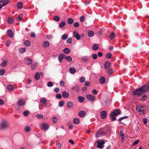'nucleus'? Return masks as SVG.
Here are the masks:
<instances>
[{
  "mask_svg": "<svg viewBox=\"0 0 149 149\" xmlns=\"http://www.w3.org/2000/svg\"><path fill=\"white\" fill-rule=\"evenodd\" d=\"M148 91V88L146 86L141 87L137 89L133 92L134 95L140 96Z\"/></svg>",
  "mask_w": 149,
  "mask_h": 149,
  "instance_id": "obj_1",
  "label": "nucleus"
},
{
  "mask_svg": "<svg viewBox=\"0 0 149 149\" xmlns=\"http://www.w3.org/2000/svg\"><path fill=\"white\" fill-rule=\"evenodd\" d=\"M120 111L118 109H117L114 111L112 112L110 115V117L113 121H114L116 120V116L118 114H120Z\"/></svg>",
  "mask_w": 149,
  "mask_h": 149,
  "instance_id": "obj_2",
  "label": "nucleus"
},
{
  "mask_svg": "<svg viewBox=\"0 0 149 149\" xmlns=\"http://www.w3.org/2000/svg\"><path fill=\"white\" fill-rule=\"evenodd\" d=\"M136 109L137 112H140L142 114L144 113V106L142 105L137 106L136 107Z\"/></svg>",
  "mask_w": 149,
  "mask_h": 149,
  "instance_id": "obj_3",
  "label": "nucleus"
},
{
  "mask_svg": "<svg viewBox=\"0 0 149 149\" xmlns=\"http://www.w3.org/2000/svg\"><path fill=\"white\" fill-rule=\"evenodd\" d=\"M9 124L6 121L4 120L2 121L1 124V127L2 129H5L9 127Z\"/></svg>",
  "mask_w": 149,
  "mask_h": 149,
  "instance_id": "obj_4",
  "label": "nucleus"
},
{
  "mask_svg": "<svg viewBox=\"0 0 149 149\" xmlns=\"http://www.w3.org/2000/svg\"><path fill=\"white\" fill-rule=\"evenodd\" d=\"M104 143V141L103 140H99L98 141V145L97 146V148H102L104 146L103 145Z\"/></svg>",
  "mask_w": 149,
  "mask_h": 149,
  "instance_id": "obj_5",
  "label": "nucleus"
},
{
  "mask_svg": "<svg viewBox=\"0 0 149 149\" xmlns=\"http://www.w3.org/2000/svg\"><path fill=\"white\" fill-rule=\"evenodd\" d=\"M41 105L44 107L47 104V101L45 98L42 97L41 98L40 100Z\"/></svg>",
  "mask_w": 149,
  "mask_h": 149,
  "instance_id": "obj_6",
  "label": "nucleus"
},
{
  "mask_svg": "<svg viewBox=\"0 0 149 149\" xmlns=\"http://www.w3.org/2000/svg\"><path fill=\"white\" fill-rule=\"evenodd\" d=\"M49 126L48 124L44 123L42 125L41 128L42 130H46L49 129Z\"/></svg>",
  "mask_w": 149,
  "mask_h": 149,
  "instance_id": "obj_7",
  "label": "nucleus"
},
{
  "mask_svg": "<svg viewBox=\"0 0 149 149\" xmlns=\"http://www.w3.org/2000/svg\"><path fill=\"white\" fill-rule=\"evenodd\" d=\"M86 97L88 99L91 101H93L95 100V96L91 94L87 95Z\"/></svg>",
  "mask_w": 149,
  "mask_h": 149,
  "instance_id": "obj_8",
  "label": "nucleus"
},
{
  "mask_svg": "<svg viewBox=\"0 0 149 149\" xmlns=\"http://www.w3.org/2000/svg\"><path fill=\"white\" fill-rule=\"evenodd\" d=\"M73 36L75 37L77 40H80V36L78 33L76 31H74L73 32Z\"/></svg>",
  "mask_w": 149,
  "mask_h": 149,
  "instance_id": "obj_9",
  "label": "nucleus"
},
{
  "mask_svg": "<svg viewBox=\"0 0 149 149\" xmlns=\"http://www.w3.org/2000/svg\"><path fill=\"white\" fill-rule=\"evenodd\" d=\"M101 118L102 119H104L107 117V113L106 111L104 110L102 111L101 112Z\"/></svg>",
  "mask_w": 149,
  "mask_h": 149,
  "instance_id": "obj_10",
  "label": "nucleus"
},
{
  "mask_svg": "<svg viewBox=\"0 0 149 149\" xmlns=\"http://www.w3.org/2000/svg\"><path fill=\"white\" fill-rule=\"evenodd\" d=\"M8 2V0H2L0 1V5L3 7Z\"/></svg>",
  "mask_w": 149,
  "mask_h": 149,
  "instance_id": "obj_11",
  "label": "nucleus"
},
{
  "mask_svg": "<svg viewBox=\"0 0 149 149\" xmlns=\"http://www.w3.org/2000/svg\"><path fill=\"white\" fill-rule=\"evenodd\" d=\"M71 88L72 90H75L77 92L79 91V86L77 84H76L74 86L72 87Z\"/></svg>",
  "mask_w": 149,
  "mask_h": 149,
  "instance_id": "obj_12",
  "label": "nucleus"
},
{
  "mask_svg": "<svg viewBox=\"0 0 149 149\" xmlns=\"http://www.w3.org/2000/svg\"><path fill=\"white\" fill-rule=\"evenodd\" d=\"M105 132H104L97 131L95 134V136L96 137H100L102 135H104Z\"/></svg>",
  "mask_w": 149,
  "mask_h": 149,
  "instance_id": "obj_13",
  "label": "nucleus"
},
{
  "mask_svg": "<svg viewBox=\"0 0 149 149\" xmlns=\"http://www.w3.org/2000/svg\"><path fill=\"white\" fill-rule=\"evenodd\" d=\"M66 105L67 107L69 108H72L73 107V104L72 102H68Z\"/></svg>",
  "mask_w": 149,
  "mask_h": 149,
  "instance_id": "obj_14",
  "label": "nucleus"
},
{
  "mask_svg": "<svg viewBox=\"0 0 149 149\" xmlns=\"http://www.w3.org/2000/svg\"><path fill=\"white\" fill-rule=\"evenodd\" d=\"M23 3L22 2H18L17 5V8L19 9L20 10L23 8Z\"/></svg>",
  "mask_w": 149,
  "mask_h": 149,
  "instance_id": "obj_15",
  "label": "nucleus"
},
{
  "mask_svg": "<svg viewBox=\"0 0 149 149\" xmlns=\"http://www.w3.org/2000/svg\"><path fill=\"white\" fill-rule=\"evenodd\" d=\"M86 114V113L85 112L83 111H79L78 113V115L80 117H84Z\"/></svg>",
  "mask_w": 149,
  "mask_h": 149,
  "instance_id": "obj_16",
  "label": "nucleus"
},
{
  "mask_svg": "<svg viewBox=\"0 0 149 149\" xmlns=\"http://www.w3.org/2000/svg\"><path fill=\"white\" fill-rule=\"evenodd\" d=\"M62 95L63 97L65 98H67L69 97V94L67 92L63 91L62 92Z\"/></svg>",
  "mask_w": 149,
  "mask_h": 149,
  "instance_id": "obj_17",
  "label": "nucleus"
},
{
  "mask_svg": "<svg viewBox=\"0 0 149 149\" xmlns=\"http://www.w3.org/2000/svg\"><path fill=\"white\" fill-rule=\"evenodd\" d=\"M18 103L19 106H22L25 104V102L23 100H20L18 101Z\"/></svg>",
  "mask_w": 149,
  "mask_h": 149,
  "instance_id": "obj_18",
  "label": "nucleus"
},
{
  "mask_svg": "<svg viewBox=\"0 0 149 149\" xmlns=\"http://www.w3.org/2000/svg\"><path fill=\"white\" fill-rule=\"evenodd\" d=\"M49 45V43L48 41H46L44 42L43 43L42 46L44 47H48Z\"/></svg>",
  "mask_w": 149,
  "mask_h": 149,
  "instance_id": "obj_19",
  "label": "nucleus"
},
{
  "mask_svg": "<svg viewBox=\"0 0 149 149\" xmlns=\"http://www.w3.org/2000/svg\"><path fill=\"white\" fill-rule=\"evenodd\" d=\"M64 56L65 55L63 54H61L59 56L58 61L59 62H61L62 61Z\"/></svg>",
  "mask_w": 149,
  "mask_h": 149,
  "instance_id": "obj_20",
  "label": "nucleus"
},
{
  "mask_svg": "<svg viewBox=\"0 0 149 149\" xmlns=\"http://www.w3.org/2000/svg\"><path fill=\"white\" fill-rule=\"evenodd\" d=\"M7 34L8 36L10 37H12L13 36V34L12 31L10 30H8L7 32Z\"/></svg>",
  "mask_w": 149,
  "mask_h": 149,
  "instance_id": "obj_21",
  "label": "nucleus"
},
{
  "mask_svg": "<svg viewBox=\"0 0 149 149\" xmlns=\"http://www.w3.org/2000/svg\"><path fill=\"white\" fill-rule=\"evenodd\" d=\"M99 46L96 44H94L92 47V49L94 50H96L99 48Z\"/></svg>",
  "mask_w": 149,
  "mask_h": 149,
  "instance_id": "obj_22",
  "label": "nucleus"
},
{
  "mask_svg": "<svg viewBox=\"0 0 149 149\" xmlns=\"http://www.w3.org/2000/svg\"><path fill=\"white\" fill-rule=\"evenodd\" d=\"M100 82L101 84H104L105 82V77L103 76L101 77L100 79Z\"/></svg>",
  "mask_w": 149,
  "mask_h": 149,
  "instance_id": "obj_23",
  "label": "nucleus"
},
{
  "mask_svg": "<svg viewBox=\"0 0 149 149\" xmlns=\"http://www.w3.org/2000/svg\"><path fill=\"white\" fill-rule=\"evenodd\" d=\"M111 65V63L108 61H107L104 65V68L105 69L109 68Z\"/></svg>",
  "mask_w": 149,
  "mask_h": 149,
  "instance_id": "obj_24",
  "label": "nucleus"
},
{
  "mask_svg": "<svg viewBox=\"0 0 149 149\" xmlns=\"http://www.w3.org/2000/svg\"><path fill=\"white\" fill-rule=\"evenodd\" d=\"M69 71L71 73L73 74L76 72V70L74 68L71 67L70 68Z\"/></svg>",
  "mask_w": 149,
  "mask_h": 149,
  "instance_id": "obj_25",
  "label": "nucleus"
},
{
  "mask_svg": "<svg viewBox=\"0 0 149 149\" xmlns=\"http://www.w3.org/2000/svg\"><path fill=\"white\" fill-rule=\"evenodd\" d=\"M78 99L81 103L83 102L85 100V98L84 97L80 96H79L78 97Z\"/></svg>",
  "mask_w": 149,
  "mask_h": 149,
  "instance_id": "obj_26",
  "label": "nucleus"
},
{
  "mask_svg": "<svg viewBox=\"0 0 149 149\" xmlns=\"http://www.w3.org/2000/svg\"><path fill=\"white\" fill-rule=\"evenodd\" d=\"M73 122L75 124L78 125L80 123V120L78 118H75L74 119Z\"/></svg>",
  "mask_w": 149,
  "mask_h": 149,
  "instance_id": "obj_27",
  "label": "nucleus"
},
{
  "mask_svg": "<svg viewBox=\"0 0 149 149\" xmlns=\"http://www.w3.org/2000/svg\"><path fill=\"white\" fill-rule=\"evenodd\" d=\"M40 78V75L38 72H36V73L35 76V79L36 80L39 79Z\"/></svg>",
  "mask_w": 149,
  "mask_h": 149,
  "instance_id": "obj_28",
  "label": "nucleus"
},
{
  "mask_svg": "<svg viewBox=\"0 0 149 149\" xmlns=\"http://www.w3.org/2000/svg\"><path fill=\"white\" fill-rule=\"evenodd\" d=\"M65 25V22L64 21H63L61 22L59 25V27L60 28H63Z\"/></svg>",
  "mask_w": 149,
  "mask_h": 149,
  "instance_id": "obj_29",
  "label": "nucleus"
},
{
  "mask_svg": "<svg viewBox=\"0 0 149 149\" xmlns=\"http://www.w3.org/2000/svg\"><path fill=\"white\" fill-rule=\"evenodd\" d=\"M8 61L6 60H5L3 61V62L1 64V66L2 67H3L6 66L7 65V62Z\"/></svg>",
  "mask_w": 149,
  "mask_h": 149,
  "instance_id": "obj_30",
  "label": "nucleus"
},
{
  "mask_svg": "<svg viewBox=\"0 0 149 149\" xmlns=\"http://www.w3.org/2000/svg\"><path fill=\"white\" fill-rule=\"evenodd\" d=\"M68 23L69 24H72L74 22L73 19L71 18H68L67 20Z\"/></svg>",
  "mask_w": 149,
  "mask_h": 149,
  "instance_id": "obj_31",
  "label": "nucleus"
},
{
  "mask_svg": "<svg viewBox=\"0 0 149 149\" xmlns=\"http://www.w3.org/2000/svg\"><path fill=\"white\" fill-rule=\"evenodd\" d=\"M94 35V33L93 31H89L88 33V35L90 37H93Z\"/></svg>",
  "mask_w": 149,
  "mask_h": 149,
  "instance_id": "obj_32",
  "label": "nucleus"
},
{
  "mask_svg": "<svg viewBox=\"0 0 149 149\" xmlns=\"http://www.w3.org/2000/svg\"><path fill=\"white\" fill-rule=\"evenodd\" d=\"M63 51L66 54H68L70 52V50L68 48H65L63 49Z\"/></svg>",
  "mask_w": 149,
  "mask_h": 149,
  "instance_id": "obj_33",
  "label": "nucleus"
},
{
  "mask_svg": "<svg viewBox=\"0 0 149 149\" xmlns=\"http://www.w3.org/2000/svg\"><path fill=\"white\" fill-rule=\"evenodd\" d=\"M7 89L10 91H13V86L11 85H9L8 86Z\"/></svg>",
  "mask_w": 149,
  "mask_h": 149,
  "instance_id": "obj_34",
  "label": "nucleus"
},
{
  "mask_svg": "<svg viewBox=\"0 0 149 149\" xmlns=\"http://www.w3.org/2000/svg\"><path fill=\"white\" fill-rule=\"evenodd\" d=\"M120 136H121V138L122 139L124 140L125 139V135L123 132L121 131H120Z\"/></svg>",
  "mask_w": 149,
  "mask_h": 149,
  "instance_id": "obj_35",
  "label": "nucleus"
},
{
  "mask_svg": "<svg viewBox=\"0 0 149 149\" xmlns=\"http://www.w3.org/2000/svg\"><path fill=\"white\" fill-rule=\"evenodd\" d=\"M27 64L28 65L31 64L32 62L33 61L32 59L29 58H27Z\"/></svg>",
  "mask_w": 149,
  "mask_h": 149,
  "instance_id": "obj_36",
  "label": "nucleus"
},
{
  "mask_svg": "<svg viewBox=\"0 0 149 149\" xmlns=\"http://www.w3.org/2000/svg\"><path fill=\"white\" fill-rule=\"evenodd\" d=\"M24 44L26 46L28 47L30 45L31 42L29 40H27L25 41Z\"/></svg>",
  "mask_w": 149,
  "mask_h": 149,
  "instance_id": "obj_37",
  "label": "nucleus"
},
{
  "mask_svg": "<svg viewBox=\"0 0 149 149\" xmlns=\"http://www.w3.org/2000/svg\"><path fill=\"white\" fill-rule=\"evenodd\" d=\"M65 59L69 62L71 61H72V58L70 56H66L65 57Z\"/></svg>",
  "mask_w": 149,
  "mask_h": 149,
  "instance_id": "obj_38",
  "label": "nucleus"
},
{
  "mask_svg": "<svg viewBox=\"0 0 149 149\" xmlns=\"http://www.w3.org/2000/svg\"><path fill=\"white\" fill-rule=\"evenodd\" d=\"M54 19L56 21L58 22L60 20V17L58 16H55L54 18Z\"/></svg>",
  "mask_w": 149,
  "mask_h": 149,
  "instance_id": "obj_39",
  "label": "nucleus"
},
{
  "mask_svg": "<svg viewBox=\"0 0 149 149\" xmlns=\"http://www.w3.org/2000/svg\"><path fill=\"white\" fill-rule=\"evenodd\" d=\"M14 21L13 19L12 18H8V22L10 24H12Z\"/></svg>",
  "mask_w": 149,
  "mask_h": 149,
  "instance_id": "obj_40",
  "label": "nucleus"
},
{
  "mask_svg": "<svg viewBox=\"0 0 149 149\" xmlns=\"http://www.w3.org/2000/svg\"><path fill=\"white\" fill-rule=\"evenodd\" d=\"M109 37L111 39H113L115 37V35L113 32L110 35Z\"/></svg>",
  "mask_w": 149,
  "mask_h": 149,
  "instance_id": "obj_41",
  "label": "nucleus"
},
{
  "mask_svg": "<svg viewBox=\"0 0 149 149\" xmlns=\"http://www.w3.org/2000/svg\"><path fill=\"white\" fill-rule=\"evenodd\" d=\"M26 49L24 48H22L19 49V52L21 53L24 52L26 51Z\"/></svg>",
  "mask_w": 149,
  "mask_h": 149,
  "instance_id": "obj_42",
  "label": "nucleus"
},
{
  "mask_svg": "<svg viewBox=\"0 0 149 149\" xmlns=\"http://www.w3.org/2000/svg\"><path fill=\"white\" fill-rule=\"evenodd\" d=\"M111 56L112 55L110 53H107L106 55V57L108 59L110 58Z\"/></svg>",
  "mask_w": 149,
  "mask_h": 149,
  "instance_id": "obj_43",
  "label": "nucleus"
},
{
  "mask_svg": "<svg viewBox=\"0 0 149 149\" xmlns=\"http://www.w3.org/2000/svg\"><path fill=\"white\" fill-rule=\"evenodd\" d=\"M72 38H70L68 39L67 41V42L68 43L71 44L72 42Z\"/></svg>",
  "mask_w": 149,
  "mask_h": 149,
  "instance_id": "obj_44",
  "label": "nucleus"
},
{
  "mask_svg": "<svg viewBox=\"0 0 149 149\" xmlns=\"http://www.w3.org/2000/svg\"><path fill=\"white\" fill-rule=\"evenodd\" d=\"M36 117L38 119L42 118L44 117L43 116V115H39L38 114L36 115Z\"/></svg>",
  "mask_w": 149,
  "mask_h": 149,
  "instance_id": "obj_45",
  "label": "nucleus"
},
{
  "mask_svg": "<svg viewBox=\"0 0 149 149\" xmlns=\"http://www.w3.org/2000/svg\"><path fill=\"white\" fill-rule=\"evenodd\" d=\"M22 14H19V15L18 18L17 19V20L18 21H20L21 20V19L22 17Z\"/></svg>",
  "mask_w": 149,
  "mask_h": 149,
  "instance_id": "obj_46",
  "label": "nucleus"
},
{
  "mask_svg": "<svg viewBox=\"0 0 149 149\" xmlns=\"http://www.w3.org/2000/svg\"><path fill=\"white\" fill-rule=\"evenodd\" d=\"M29 112L28 111H25L23 112L24 115L25 116H26L28 115Z\"/></svg>",
  "mask_w": 149,
  "mask_h": 149,
  "instance_id": "obj_47",
  "label": "nucleus"
},
{
  "mask_svg": "<svg viewBox=\"0 0 149 149\" xmlns=\"http://www.w3.org/2000/svg\"><path fill=\"white\" fill-rule=\"evenodd\" d=\"M5 70L3 69H1L0 70V75H3L4 74Z\"/></svg>",
  "mask_w": 149,
  "mask_h": 149,
  "instance_id": "obj_48",
  "label": "nucleus"
},
{
  "mask_svg": "<svg viewBox=\"0 0 149 149\" xmlns=\"http://www.w3.org/2000/svg\"><path fill=\"white\" fill-rule=\"evenodd\" d=\"M85 81V78L84 77H82L80 79V81L81 83H83Z\"/></svg>",
  "mask_w": 149,
  "mask_h": 149,
  "instance_id": "obj_49",
  "label": "nucleus"
},
{
  "mask_svg": "<svg viewBox=\"0 0 149 149\" xmlns=\"http://www.w3.org/2000/svg\"><path fill=\"white\" fill-rule=\"evenodd\" d=\"M60 85L61 86L64 87L65 86L64 82L63 81H61L59 82Z\"/></svg>",
  "mask_w": 149,
  "mask_h": 149,
  "instance_id": "obj_50",
  "label": "nucleus"
},
{
  "mask_svg": "<svg viewBox=\"0 0 149 149\" xmlns=\"http://www.w3.org/2000/svg\"><path fill=\"white\" fill-rule=\"evenodd\" d=\"M68 37V36L66 34H64L62 36V39L63 40H66Z\"/></svg>",
  "mask_w": 149,
  "mask_h": 149,
  "instance_id": "obj_51",
  "label": "nucleus"
},
{
  "mask_svg": "<svg viewBox=\"0 0 149 149\" xmlns=\"http://www.w3.org/2000/svg\"><path fill=\"white\" fill-rule=\"evenodd\" d=\"M52 120L54 124L57 121V119L56 118L54 117L52 118Z\"/></svg>",
  "mask_w": 149,
  "mask_h": 149,
  "instance_id": "obj_52",
  "label": "nucleus"
},
{
  "mask_svg": "<svg viewBox=\"0 0 149 149\" xmlns=\"http://www.w3.org/2000/svg\"><path fill=\"white\" fill-rule=\"evenodd\" d=\"M82 60L84 61H86L88 59V57L86 56H84L82 58Z\"/></svg>",
  "mask_w": 149,
  "mask_h": 149,
  "instance_id": "obj_53",
  "label": "nucleus"
},
{
  "mask_svg": "<svg viewBox=\"0 0 149 149\" xmlns=\"http://www.w3.org/2000/svg\"><path fill=\"white\" fill-rule=\"evenodd\" d=\"M47 85L48 87H51L53 85V83L52 81H49L47 83Z\"/></svg>",
  "mask_w": 149,
  "mask_h": 149,
  "instance_id": "obj_54",
  "label": "nucleus"
},
{
  "mask_svg": "<svg viewBox=\"0 0 149 149\" xmlns=\"http://www.w3.org/2000/svg\"><path fill=\"white\" fill-rule=\"evenodd\" d=\"M30 130V128L29 126H27L26 127L25 129V131L26 132H29Z\"/></svg>",
  "mask_w": 149,
  "mask_h": 149,
  "instance_id": "obj_55",
  "label": "nucleus"
},
{
  "mask_svg": "<svg viewBox=\"0 0 149 149\" xmlns=\"http://www.w3.org/2000/svg\"><path fill=\"white\" fill-rule=\"evenodd\" d=\"M113 70L111 68H110L108 71V73L109 74H111L113 72Z\"/></svg>",
  "mask_w": 149,
  "mask_h": 149,
  "instance_id": "obj_56",
  "label": "nucleus"
},
{
  "mask_svg": "<svg viewBox=\"0 0 149 149\" xmlns=\"http://www.w3.org/2000/svg\"><path fill=\"white\" fill-rule=\"evenodd\" d=\"M64 104V102L63 101H61L59 103V105L61 107H62L63 106Z\"/></svg>",
  "mask_w": 149,
  "mask_h": 149,
  "instance_id": "obj_57",
  "label": "nucleus"
},
{
  "mask_svg": "<svg viewBox=\"0 0 149 149\" xmlns=\"http://www.w3.org/2000/svg\"><path fill=\"white\" fill-rule=\"evenodd\" d=\"M74 26L75 27H78L79 26V24L77 22H75L74 24Z\"/></svg>",
  "mask_w": 149,
  "mask_h": 149,
  "instance_id": "obj_58",
  "label": "nucleus"
},
{
  "mask_svg": "<svg viewBox=\"0 0 149 149\" xmlns=\"http://www.w3.org/2000/svg\"><path fill=\"white\" fill-rule=\"evenodd\" d=\"M56 97L58 99H60L61 97V95L60 94H57L56 95Z\"/></svg>",
  "mask_w": 149,
  "mask_h": 149,
  "instance_id": "obj_59",
  "label": "nucleus"
},
{
  "mask_svg": "<svg viewBox=\"0 0 149 149\" xmlns=\"http://www.w3.org/2000/svg\"><path fill=\"white\" fill-rule=\"evenodd\" d=\"M85 18V17L84 16H82L80 17V20L81 22H82L84 20V18Z\"/></svg>",
  "mask_w": 149,
  "mask_h": 149,
  "instance_id": "obj_60",
  "label": "nucleus"
},
{
  "mask_svg": "<svg viewBox=\"0 0 149 149\" xmlns=\"http://www.w3.org/2000/svg\"><path fill=\"white\" fill-rule=\"evenodd\" d=\"M92 57H93V58L94 59H96L97 58V54H93L92 55Z\"/></svg>",
  "mask_w": 149,
  "mask_h": 149,
  "instance_id": "obj_61",
  "label": "nucleus"
},
{
  "mask_svg": "<svg viewBox=\"0 0 149 149\" xmlns=\"http://www.w3.org/2000/svg\"><path fill=\"white\" fill-rule=\"evenodd\" d=\"M36 64H33L31 66L32 69H34L36 67Z\"/></svg>",
  "mask_w": 149,
  "mask_h": 149,
  "instance_id": "obj_62",
  "label": "nucleus"
},
{
  "mask_svg": "<svg viewBox=\"0 0 149 149\" xmlns=\"http://www.w3.org/2000/svg\"><path fill=\"white\" fill-rule=\"evenodd\" d=\"M108 100H105L104 101V102L103 104V105L104 106L107 105V106H108Z\"/></svg>",
  "mask_w": 149,
  "mask_h": 149,
  "instance_id": "obj_63",
  "label": "nucleus"
},
{
  "mask_svg": "<svg viewBox=\"0 0 149 149\" xmlns=\"http://www.w3.org/2000/svg\"><path fill=\"white\" fill-rule=\"evenodd\" d=\"M143 121L145 124H146L147 123V119L146 118H143Z\"/></svg>",
  "mask_w": 149,
  "mask_h": 149,
  "instance_id": "obj_64",
  "label": "nucleus"
}]
</instances>
